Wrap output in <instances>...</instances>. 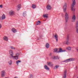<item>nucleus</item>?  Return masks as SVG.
Returning a JSON list of instances; mask_svg holds the SVG:
<instances>
[{"mask_svg":"<svg viewBox=\"0 0 78 78\" xmlns=\"http://www.w3.org/2000/svg\"><path fill=\"white\" fill-rule=\"evenodd\" d=\"M75 49H76V50H77V52H78V47H76Z\"/></svg>","mask_w":78,"mask_h":78,"instance_id":"35","label":"nucleus"},{"mask_svg":"<svg viewBox=\"0 0 78 78\" xmlns=\"http://www.w3.org/2000/svg\"><path fill=\"white\" fill-rule=\"evenodd\" d=\"M76 32L78 33V21H77L76 22Z\"/></svg>","mask_w":78,"mask_h":78,"instance_id":"14","label":"nucleus"},{"mask_svg":"<svg viewBox=\"0 0 78 78\" xmlns=\"http://www.w3.org/2000/svg\"><path fill=\"white\" fill-rule=\"evenodd\" d=\"M10 48L11 49H15V48L14 47L10 46Z\"/></svg>","mask_w":78,"mask_h":78,"instance_id":"34","label":"nucleus"},{"mask_svg":"<svg viewBox=\"0 0 78 78\" xmlns=\"http://www.w3.org/2000/svg\"><path fill=\"white\" fill-rule=\"evenodd\" d=\"M2 20V17L0 16V22Z\"/></svg>","mask_w":78,"mask_h":78,"instance_id":"38","label":"nucleus"},{"mask_svg":"<svg viewBox=\"0 0 78 78\" xmlns=\"http://www.w3.org/2000/svg\"><path fill=\"white\" fill-rule=\"evenodd\" d=\"M58 49L56 48L54 49V52H56V53H58Z\"/></svg>","mask_w":78,"mask_h":78,"instance_id":"30","label":"nucleus"},{"mask_svg":"<svg viewBox=\"0 0 78 78\" xmlns=\"http://www.w3.org/2000/svg\"><path fill=\"white\" fill-rule=\"evenodd\" d=\"M54 37L55 38V39H56L57 42H58V35L55 34L54 36Z\"/></svg>","mask_w":78,"mask_h":78,"instance_id":"15","label":"nucleus"},{"mask_svg":"<svg viewBox=\"0 0 78 78\" xmlns=\"http://www.w3.org/2000/svg\"><path fill=\"white\" fill-rule=\"evenodd\" d=\"M67 9V3H65L63 5V11L64 12L66 11Z\"/></svg>","mask_w":78,"mask_h":78,"instance_id":"7","label":"nucleus"},{"mask_svg":"<svg viewBox=\"0 0 78 78\" xmlns=\"http://www.w3.org/2000/svg\"><path fill=\"white\" fill-rule=\"evenodd\" d=\"M5 78H8L7 77H5Z\"/></svg>","mask_w":78,"mask_h":78,"instance_id":"41","label":"nucleus"},{"mask_svg":"<svg viewBox=\"0 0 78 78\" xmlns=\"http://www.w3.org/2000/svg\"><path fill=\"white\" fill-rule=\"evenodd\" d=\"M32 8H33V9H35V8H36V5L34 4L32 6Z\"/></svg>","mask_w":78,"mask_h":78,"instance_id":"27","label":"nucleus"},{"mask_svg":"<svg viewBox=\"0 0 78 78\" xmlns=\"http://www.w3.org/2000/svg\"><path fill=\"white\" fill-rule=\"evenodd\" d=\"M53 36L54 37H55V34H53Z\"/></svg>","mask_w":78,"mask_h":78,"instance_id":"40","label":"nucleus"},{"mask_svg":"<svg viewBox=\"0 0 78 78\" xmlns=\"http://www.w3.org/2000/svg\"><path fill=\"white\" fill-rule=\"evenodd\" d=\"M45 47L46 48H48L49 47H50V45L48 44V43H47L46 44Z\"/></svg>","mask_w":78,"mask_h":78,"instance_id":"24","label":"nucleus"},{"mask_svg":"<svg viewBox=\"0 0 78 78\" xmlns=\"http://www.w3.org/2000/svg\"><path fill=\"white\" fill-rule=\"evenodd\" d=\"M9 15L11 16H13L15 15V12L14 11L11 10L9 12Z\"/></svg>","mask_w":78,"mask_h":78,"instance_id":"6","label":"nucleus"},{"mask_svg":"<svg viewBox=\"0 0 78 78\" xmlns=\"http://www.w3.org/2000/svg\"><path fill=\"white\" fill-rule=\"evenodd\" d=\"M12 31L13 33H16L17 32V30L14 28H13L12 29Z\"/></svg>","mask_w":78,"mask_h":78,"instance_id":"20","label":"nucleus"},{"mask_svg":"<svg viewBox=\"0 0 78 78\" xmlns=\"http://www.w3.org/2000/svg\"><path fill=\"white\" fill-rule=\"evenodd\" d=\"M2 25L1 24H0V29H1V28H2Z\"/></svg>","mask_w":78,"mask_h":78,"instance_id":"37","label":"nucleus"},{"mask_svg":"<svg viewBox=\"0 0 78 78\" xmlns=\"http://www.w3.org/2000/svg\"><path fill=\"white\" fill-rule=\"evenodd\" d=\"M75 60V58H71L68 59V62H70V61H73Z\"/></svg>","mask_w":78,"mask_h":78,"instance_id":"18","label":"nucleus"},{"mask_svg":"<svg viewBox=\"0 0 78 78\" xmlns=\"http://www.w3.org/2000/svg\"><path fill=\"white\" fill-rule=\"evenodd\" d=\"M39 39H37V40H39Z\"/></svg>","mask_w":78,"mask_h":78,"instance_id":"42","label":"nucleus"},{"mask_svg":"<svg viewBox=\"0 0 78 78\" xmlns=\"http://www.w3.org/2000/svg\"><path fill=\"white\" fill-rule=\"evenodd\" d=\"M8 63L9 64V65H11L12 64V61L10 60L9 62Z\"/></svg>","mask_w":78,"mask_h":78,"instance_id":"29","label":"nucleus"},{"mask_svg":"<svg viewBox=\"0 0 78 78\" xmlns=\"http://www.w3.org/2000/svg\"><path fill=\"white\" fill-rule=\"evenodd\" d=\"M66 49L68 50H69V51H70V50H72V48L70 47H69L66 48Z\"/></svg>","mask_w":78,"mask_h":78,"instance_id":"26","label":"nucleus"},{"mask_svg":"<svg viewBox=\"0 0 78 78\" xmlns=\"http://www.w3.org/2000/svg\"><path fill=\"white\" fill-rule=\"evenodd\" d=\"M52 58L53 59H59V58L58 56L52 57Z\"/></svg>","mask_w":78,"mask_h":78,"instance_id":"23","label":"nucleus"},{"mask_svg":"<svg viewBox=\"0 0 78 78\" xmlns=\"http://www.w3.org/2000/svg\"><path fill=\"white\" fill-rule=\"evenodd\" d=\"M43 16L44 18H48V14H47L43 15Z\"/></svg>","mask_w":78,"mask_h":78,"instance_id":"19","label":"nucleus"},{"mask_svg":"<svg viewBox=\"0 0 78 78\" xmlns=\"http://www.w3.org/2000/svg\"><path fill=\"white\" fill-rule=\"evenodd\" d=\"M46 8L48 10H51V7L49 5H47Z\"/></svg>","mask_w":78,"mask_h":78,"instance_id":"13","label":"nucleus"},{"mask_svg":"<svg viewBox=\"0 0 78 78\" xmlns=\"http://www.w3.org/2000/svg\"><path fill=\"white\" fill-rule=\"evenodd\" d=\"M44 69L47 70H50V69L47 65L44 66Z\"/></svg>","mask_w":78,"mask_h":78,"instance_id":"21","label":"nucleus"},{"mask_svg":"<svg viewBox=\"0 0 78 78\" xmlns=\"http://www.w3.org/2000/svg\"><path fill=\"white\" fill-rule=\"evenodd\" d=\"M66 50H62V48H60L59 49V51L57 52L58 53H61L62 52H65Z\"/></svg>","mask_w":78,"mask_h":78,"instance_id":"12","label":"nucleus"},{"mask_svg":"<svg viewBox=\"0 0 78 78\" xmlns=\"http://www.w3.org/2000/svg\"><path fill=\"white\" fill-rule=\"evenodd\" d=\"M9 53L10 54L9 58H12L13 57V56H14V53L13 52V51L12 50H10L9 51Z\"/></svg>","mask_w":78,"mask_h":78,"instance_id":"5","label":"nucleus"},{"mask_svg":"<svg viewBox=\"0 0 78 78\" xmlns=\"http://www.w3.org/2000/svg\"><path fill=\"white\" fill-rule=\"evenodd\" d=\"M3 39L4 41H8V37L5 36L3 37Z\"/></svg>","mask_w":78,"mask_h":78,"instance_id":"17","label":"nucleus"},{"mask_svg":"<svg viewBox=\"0 0 78 78\" xmlns=\"http://www.w3.org/2000/svg\"><path fill=\"white\" fill-rule=\"evenodd\" d=\"M21 62V61L20 60H18L16 61V63L18 66H19V62Z\"/></svg>","mask_w":78,"mask_h":78,"instance_id":"25","label":"nucleus"},{"mask_svg":"<svg viewBox=\"0 0 78 78\" xmlns=\"http://www.w3.org/2000/svg\"><path fill=\"white\" fill-rule=\"evenodd\" d=\"M52 55V54L51 53H50L49 54V56H51Z\"/></svg>","mask_w":78,"mask_h":78,"instance_id":"39","label":"nucleus"},{"mask_svg":"<svg viewBox=\"0 0 78 78\" xmlns=\"http://www.w3.org/2000/svg\"><path fill=\"white\" fill-rule=\"evenodd\" d=\"M5 18H6V16H5V14H3L2 17V20H4V19H5Z\"/></svg>","mask_w":78,"mask_h":78,"instance_id":"22","label":"nucleus"},{"mask_svg":"<svg viewBox=\"0 0 78 78\" xmlns=\"http://www.w3.org/2000/svg\"><path fill=\"white\" fill-rule=\"evenodd\" d=\"M76 68H77V67H76Z\"/></svg>","mask_w":78,"mask_h":78,"instance_id":"43","label":"nucleus"},{"mask_svg":"<svg viewBox=\"0 0 78 78\" xmlns=\"http://www.w3.org/2000/svg\"><path fill=\"white\" fill-rule=\"evenodd\" d=\"M59 66L56 65L55 66V69H58V68H59Z\"/></svg>","mask_w":78,"mask_h":78,"instance_id":"28","label":"nucleus"},{"mask_svg":"<svg viewBox=\"0 0 78 78\" xmlns=\"http://www.w3.org/2000/svg\"><path fill=\"white\" fill-rule=\"evenodd\" d=\"M76 5V2L75 0H73V3H72L71 6V10L72 11H74V12H75V5Z\"/></svg>","mask_w":78,"mask_h":78,"instance_id":"1","label":"nucleus"},{"mask_svg":"<svg viewBox=\"0 0 78 78\" xmlns=\"http://www.w3.org/2000/svg\"><path fill=\"white\" fill-rule=\"evenodd\" d=\"M15 56L14 55L12 58L13 59H16V60H18L19 59V53H16L15 54Z\"/></svg>","mask_w":78,"mask_h":78,"instance_id":"2","label":"nucleus"},{"mask_svg":"<svg viewBox=\"0 0 78 78\" xmlns=\"http://www.w3.org/2000/svg\"><path fill=\"white\" fill-rule=\"evenodd\" d=\"M69 35H68L66 37V41L64 42V44H66V45L69 44Z\"/></svg>","mask_w":78,"mask_h":78,"instance_id":"4","label":"nucleus"},{"mask_svg":"<svg viewBox=\"0 0 78 78\" xmlns=\"http://www.w3.org/2000/svg\"><path fill=\"white\" fill-rule=\"evenodd\" d=\"M67 76V70H66L64 72V73L63 74V78H66V76Z\"/></svg>","mask_w":78,"mask_h":78,"instance_id":"8","label":"nucleus"},{"mask_svg":"<svg viewBox=\"0 0 78 78\" xmlns=\"http://www.w3.org/2000/svg\"><path fill=\"white\" fill-rule=\"evenodd\" d=\"M1 75L2 77H3L5 76V71L4 70H3L1 72Z\"/></svg>","mask_w":78,"mask_h":78,"instance_id":"9","label":"nucleus"},{"mask_svg":"<svg viewBox=\"0 0 78 78\" xmlns=\"http://www.w3.org/2000/svg\"><path fill=\"white\" fill-rule=\"evenodd\" d=\"M65 21L66 23H67L69 20V14L67 12H66L65 14Z\"/></svg>","mask_w":78,"mask_h":78,"instance_id":"3","label":"nucleus"},{"mask_svg":"<svg viewBox=\"0 0 78 78\" xmlns=\"http://www.w3.org/2000/svg\"><path fill=\"white\" fill-rule=\"evenodd\" d=\"M23 16H24V17H25V16H26V12H23Z\"/></svg>","mask_w":78,"mask_h":78,"instance_id":"33","label":"nucleus"},{"mask_svg":"<svg viewBox=\"0 0 78 78\" xmlns=\"http://www.w3.org/2000/svg\"><path fill=\"white\" fill-rule=\"evenodd\" d=\"M75 19H76V17H75V15H74L73 16V17H72V22H75Z\"/></svg>","mask_w":78,"mask_h":78,"instance_id":"11","label":"nucleus"},{"mask_svg":"<svg viewBox=\"0 0 78 78\" xmlns=\"http://www.w3.org/2000/svg\"><path fill=\"white\" fill-rule=\"evenodd\" d=\"M63 62H68V59H66V60H65L63 61Z\"/></svg>","mask_w":78,"mask_h":78,"instance_id":"32","label":"nucleus"},{"mask_svg":"<svg viewBox=\"0 0 78 78\" xmlns=\"http://www.w3.org/2000/svg\"><path fill=\"white\" fill-rule=\"evenodd\" d=\"M0 8H3V5H0Z\"/></svg>","mask_w":78,"mask_h":78,"instance_id":"36","label":"nucleus"},{"mask_svg":"<svg viewBox=\"0 0 78 78\" xmlns=\"http://www.w3.org/2000/svg\"><path fill=\"white\" fill-rule=\"evenodd\" d=\"M48 65L49 66L51 67H53V65L52 64V63L51 62H47Z\"/></svg>","mask_w":78,"mask_h":78,"instance_id":"10","label":"nucleus"},{"mask_svg":"<svg viewBox=\"0 0 78 78\" xmlns=\"http://www.w3.org/2000/svg\"><path fill=\"white\" fill-rule=\"evenodd\" d=\"M21 8V5L20 4H19L16 7L17 11H19V10Z\"/></svg>","mask_w":78,"mask_h":78,"instance_id":"16","label":"nucleus"},{"mask_svg":"<svg viewBox=\"0 0 78 78\" xmlns=\"http://www.w3.org/2000/svg\"><path fill=\"white\" fill-rule=\"evenodd\" d=\"M40 23H41V22H40V21H37V25H39V24H40Z\"/></svg>","mask_w":78,"mask_h":78,"instance_id":"31","label":"nucleus"}]
</instances>
